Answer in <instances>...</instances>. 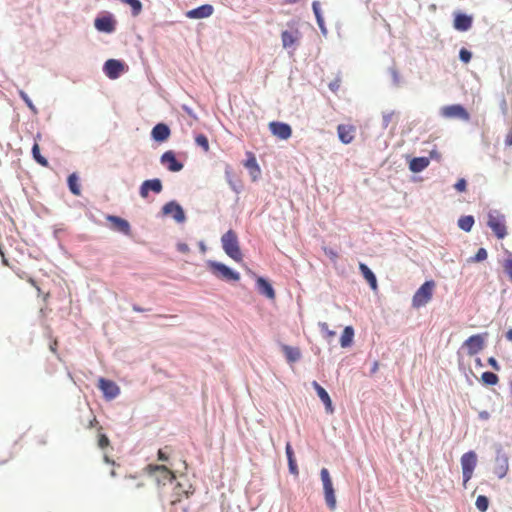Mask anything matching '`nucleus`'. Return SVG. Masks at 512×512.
<instances>
[{
  "mask_svg": "<svg viewBox=\"0 0 512 512\" xmlns=\"http://www.w3.org/2000/svg\"><path fill=\"white\" fill-rule=\"evenodd\" d=\"M440 157H441V156H440V154L438 153V151H437V150H435V149H433V150L430 152V157H428V158H429V159H430V158H432V159H433V158H435V159H438V160H439V159H440Z\"/></svg>",
  "mask_w": 512,
  "mask_h": 512,
  "instance_id": "obj_63",
  "label": "nucleus"
},
{
  "mask_svg": "<svg viewBox=\"0 0 512 512\" xmlns=\"http://www.w3.org/2000/svg\"><path fill=\"white\" fill-rule=\"evenodd\" d=\"M195 143L201 147L205 152L209 151V141L205 134L199 133L195 136Z\"/></svg>",
  "mask_w": 512,
  "mask_h": 512,
  "instance_id": "obj_39",
  "label": "nucleus"
},
{
  "mask_svg": "<svg viewBox=\"0 0 512 512\" xmlns=\"http://www.w3.org/2000/svg\"><path fill=\"white\" fill-rule=\"evenodd\" d=\"M163 190V184L160 178L147 179L142 182L139 187V195L141 198L146 199L149 193L160 194Z\"/></svg>",
  "mask_w": 512,
  "mask_h": 512,
  "instance_id": "obj_11",
  "label": "nucleus"
},
{
  "mask_svg": "<svg viewBox=\"0 0 512 512\" xmlns=\"http://www.w3.org/2000/svg\"><path fill=\"white\" fill-rule=\"evenodd\" d=\"M122 3L127 4L131 7V14L133 17L138 16L143 9V5L140 0H121Z\"/></svg>",
  "mask_w": 512,
  "mask_h": 512,
  "instance_id": "obj_36",
  "label": "nucleus"
},
{
  "mask_svg": "<svg viewBox=\"0 0 512 512\" xmlns=\"http://www.w3.org/2000/svg\"><path fill=\"white\" fill-rule=\"evenodd\" d=\"M67 186L69 191L75 195H81L80 178L76 172L71 173L67 178Z\"/></svg>",
  "mask_w": 512,
  "mask_h": 512,
  "instance_id": "obj_28",
  "label": "nucleus"
},
{
  "mask_svg": "<svg viewBox=\"0 0 512 512\" xmlns=\"http://www.w3.org/2000/svg\"><path fill=\"white\" fill-rule=\"evenodd\" d=\"M499 106H500V110H501L502 114L506 115V113L508 111V106H507V101L504 96H502Z\"/></svg>",
  "mask_w": 512,
  "mask_h": 512,
  "instance_id": "obj_54",
  "label": "nucleus"
},
{
  "mask_svg": "<svg viewBox=\"0 0 512 512\" xmlns=\"http://www.w3.org/2000/svg\"><path fill=\"white\" fill-rule=\"evenodd\" d=\"M359 269H360V272H361L362 276L364 277V279L368 282L370 288L372 290H376L377 289V278H376L375 273L365 263H360Z\"/></svg>",
  "mask_w": 512,
  "mask_h": 512,
  "instance_id": "obj_26",
  "label": "nucleus"
},
{
  "mask_svg": "<svg viewBox=\"0 0 512 512\" xmlns=\"http://www.w3.org/2000/svg\"><path fill=\"white\" fill-rule=\"evenodd\" d=\"M460 462L462 467L463 484L466 485V483L472 478L473 471L477 465L476 452L470 450L464 453L461 457Z\"/></svg>",
  "mask_w": 512,
  "mask_h": 512,
  "instance_id": "obj_8",
  "label": "nucleus"
},
{
  "mask_svg": "<svg viewBox=\"0 0 512 512\" xmlns=\"http://www.w3.org/2000/svg\"><path fill=\"white\" fill-rule=\"evenodd\" d=\"M18 95L19 97L23 100V102L26 104V106L29 108V110L34 114H38V109L37 107L34 105V103L32 102V100L30 99V97L28 96V94L22 90V89H19L18 90Z\"/></svg>",
  "mask_w": 512,
  "mask_h": 512,
  "instance_id": "obj_37",
  "label": "nucleus"
},
{
  "mask_svg": "<svg viewBox=\"0 0 512 512\" xmlns=\"http://www.w3.org/2000/svg\"><path fill=\"white\" fill-rule=\"evenodd\" d=\"M225 178H226L230 188L235 193H240V191L242 189V185L239 181L234 180L233 170L230 165H226V167H225Z\"/></svg>",
  "mask_w": 512,
  "mask_h": 512,
  "instance_id": "obj_31",
  "label": "nucleus"
},
{
  "mask_svg": "<svg viewBox=\"0 0 512 512\" xmlns=\"http://www.w3.org/2000/svg\"><path fill=\"white\" fill-rule=\"evenodd\" d=\"M475 505H476V508L480 512H486L488 510V507H489V499H488V497L485 496V495H479L476 498Z\"/></svg>",
  "mask_w": 512,
  "mask_h": 512,
  "instance_id": "obj_38",
  "label": "nucleus"
},
{
  "mask_svg": "<svg viewBox=\"0 0 512 512\" xmlns=\"http://www.w3.org/2000/svg\"><path fill=\"white\" fill-rule=\"evenodd\" d=\"M487 218V226L495 237L499 240L504 239L508 234L505 215L497 209H491L487 213Z\"/></svg>",
  "mask_w": 512,
  "mask_h": 512,
  "instance_id": "obj_3",
  "label": "nucleus"
},
{
  "mask_svg": "<svg viewBox=\"0 0 512 512\" xmlns=\"http://www.w3.org/2000/svg\"><path fill=\"white\" fill-rule=\"evenodd\" d=\"M222 249L224 252L236 262L243 260V254L240 249L238 236L232 229H229L221 237Z\"/></svg>",
  "mask_w": 512,
  "mask_h": 512,
  "instance_id": "obj_2",
  "label": "nucleus"
},
{
  "mask_svg": "<svg viewBox=\"0 0 512 512\" xmlns=\"http://www.w3.org/2000/svg\"><path fill=\"white\" fill-rule=\"evenodd\" d=\"M168 449V446H166L164 449H159L157 452V459L162 462H168L170 457L168 453L165 451Z\"/></svg>",
  "mask_w": 512,
  "mask_h": 512,
  "instance_id": "obj_49",
  "label": "nucleus"
},
{
  "mask_svg": "<svg viewBox=\"0 0 512 512\" xmlns=\"http://www.w3.org/2000/svg\"><path fill=\"white\" fill-rule=\"evenodd\" d=\"M98 387L103 394V398L107 401L115 399L120 394L119 386L114 381L106 378L99 379Z\"/></svg>",
  "mask_w": 512,
  "mask_h": 512,
  "instance_id": "obj_12",
  "label": "nucleus"
},
{
  "mask_svg": "<svg viewBox=\"0 0 512 512\" xmlns=\"http://www.w3.org/2000/svg\"><path fill=\"white\" fill-rule=\"evenodd\" d=\"M94 27L98 32L112 34L116 31L117 20L111 12L104 11L96 16Z\"/></svg>",
  "mask_w": 512,
  "mask_h": 512,
  "instance_id": "obj_5",
  "label": "nucleus"
},
{
  "mask_svg": "<svg viewBox=\"0 0 512 512\" xmlns=\"http://www.w3.org/2000/svg\"><path fill=\"white\" fill-rule=\"evenodd\" d=\"M156 481H157L158 485H163V486L169 482L166 477V474H160V476L156 478Z\"/></svg>",
  "mask_w": 512,
  "mask_h": 512,
  "instance_id": "obj_58",
  "label": "nucleus"
},
{
  "mask_svg": "<svg viewBox=\"0 0 512 512\" xmlns=\"http://www.w3.org/2000/svg\"><path fill=\"white\" fill-rule=\"evenodd\" d=\"M487 362H488V365H490L494 370H496V371L500 370V365H499L498 361L496 360V358L489 357Z\"/></svg>",
  "mask_w": 512,
  "mask_h": 512,
  "instance_id": "obj_53",
  "label": "nucleus"
},
{
  "mask_svg": "<svg viewBox=\"0 0 512 512\" xmlns=\"http://www.w3.org/2000/svg\"><path fill=\"white\" fill-rule=\"evenodd\" d=\"M109 444V439L106 435L102 434L100 435V438H99V446L101 448H105L106 446H108Z\"/></svg>",
  "mask_w": 512,
  "mask_h": 512,
  "instance_id": "obj_56",
  "label": "nucleus"
},
{
  "mask_svg": "<svg viewBox=\"0 0 512 512\" xmlns=\"http://www.w3.org/2000/svg\"><path fill=\"white\" fill-rule=\"evenodd\" d=\"M170 135V127L163 122L157 123L151 130V139L157 143H163L167 141Z\"/></svg>",
  "mask_w": 512,
  "mask_h": 512,
  "instance_id": "obj_17",
  "label": "nucleus"
},
{
  "mask_svg": "<svg viewBox=\"0 0 512 512\" xmlns=\"http://www.w3.org/2000/svg\"><path fill=\"white\" fill-rule=\"evenodd\" d=\"M311 385L324 404L326 412L332 414L334 406L328 392L316 380L312 381Z\"/></svg>",
  "mask_w": 512,
  "mask_h": 512,
  "instance_id": "obj_22",
  "label": "nucleus"
},
{
  "mask_svg": "<svg viewBox=\"0 0 512 512\" xmlns=\"http://www.w3.org/2000/svg\"><path fill=\"white\" fill-rule=\"evenodd\" d=\"M244 166L247 168L253 181H257L260 178V166L257 162L255 155L250 151L246 152V160L244 162Z\"/></svg>",
  "mask_w": 512,
  "mask_h": 512,
  "instance_id": "obj_20",
  "label": "nucleus"
},
{
  "mask_svg": "<svg viewBox=\"0 0 512 512\" xmlns=\"http://www.w3.org/2000/svg\"><path fill=\"white\" fill-rule=\"evenodd\" d=\"M508 257L505 260L503 267L504 271L509 277V279L512 281V252L506 251Z\"/></svg>",
  "mask_w": 512,
  "mask_h": 512,
  "instance_id": "obj_41",
  "label": "nucleus"
},
{
  "mask_svg": "<svg viewBox=\"0 0 512 512\" xmlns=\"http://www.w3.org/2000/svg\"><path fill=\"white\" fill-rule=\"evenodd\" d=\"M160 163L170 172H179L184 167L183 162L177 159L176 153L173 150L164 152L160 157Z\"/></svg>",
  "mask_w": 512,
  "mask_h": 512,
  "instance_id": "obj_13",
  "label": "nucleus"
},
{
  "mask_svg": "<svg viewBox=\"0 0 512 512\" xmlns=\"http://www.w3.org/2000/svg\"><path fill=\"white\" fill-rule=\"evenodd\" d=\"M312 10L316 18V22L319 26V29L323 35H327V28L325 26L324 18L322 15L321 7L319 1H313Z\"/></svg>",
  "mask_w": 512,
  "mask_h": 512,
  "instance_id": "obj_29",
  "label": "nucleus"
},
{
  "mask_svg": "<svg viewBox=\"0 0 512 512\" xmlns=\"http://www.w3.org/2000/svg\"><path fill=\"white\" fill-rule=\"evenodd\" d=\"M481 380L485 385L495 386L499 381V377L494 372L485 371L481 375Z\"/></svg>",
  "mask_w": 512,
  "mask_h": 512,
  "instance_id": "obj_35",
  "label": "nucleus"
},
{
  "mask_svg": "<svg viewBox=\"0 0 512 512\" xmlns=\"http://www.w3.org/2000/svg\"><path fill=\"white\" fill-rule=\"evenodd\" d=\"M488 257L487 250L483 247L479 248L476 254L469 259L470 262H482Z\"/></svg>",
  "mask_w": 512,
  "mask_h": 512,
  "instance_id": "obj_40",
  "label": "nucleus"
},
{
  "mask_svg": "<svg viewBox=\"0 0 512 512\" xmlns=\"http://www.w3.org/2000/svg\"><path fill=\"white\" fill-rule=\"evenodd\" d=\"M355 127L352 125L339 124L337 127L338 138L343 144H350L354 139Z\"/></svg>",
  "mask_w": 512,
  "mask_h": 512,
  "instance_id": "obj_24",
  "label": "nucleus"
},
{
  "mask_svg": "<svg viewBox=\"0 0 512 512\" xmlns=\"http://www.w3.org/2000/svg\"><path fill=\"white\" fill-rule=\"evenodd\" d=\"M281 348L288 363H295L301 359V351L298 347L282 344Z\"/></svg>",
  "mask_w": 512,
  "mask_h": 512,
  "instance_id": "obj_25",
  "label": "nucleus"
},
{
  "mask_svg": "<svg viewBox=\"0 0 512 512\" xmlns=\"http://www.w3.org/2000/svg\"><path fill=\"white\" fill-rule=\"evenodd\" d=\"M214 12V7L211 4H203L194 9L189 10L186 15L191 19H203L210 17Z\"/></svg>",
  "mask_w": 512,
  "mask_h": 512,
  "instance_id": "obj_23",
  "label": "nucleus"
},
{
  "mask_svg": "<svg viewBox=\"0 0 512 512\" xmlns=\"http://www.w3.org/2000/svg\"><path fill=\"white\" fill-rule=\"evenodd\" d=\"M441 113L447 118H459L465 121L470 119V114L467 109L461 104H453L444 106L441 109Z\"/></svg>",
  "mask_w": 512,
  "mask_h": 512,
  "instance_id": "obj_14",
  "label": "nucleus"
},
{
  "mask_svg": "<svg viewBox=\"0 0 512 512\" xmlns=\"http://www.w3.org/2000/svg\"><path fill=\"white\" fill-rule=\"evenodd\" d=\"M256 288L259 294L263 295L267 299L274 300L276 297L275 289L273 288L270 281L263 277L259 276L256 279Z\"/></svg>",
  "mask_w": 512,
  "mask_h": 512,
  "instance_id": "obj_19",
  "label": "nucleus"
},
{
  "mask_svg": "<svg viewBox=\"0 0 512 512\" xmlns=\"http://www.w3.org/2000/svg\"><path fill=\"white\" fill-rule=\"evenodd\" d=\"M145 469L149 475H153L154 473H156L158 471V464H149L146 466Z\"/></svg>",
  "mask_w": 512,
  "mask_h": 512,
  "instance_id": "obj_55",
  "label": "nucleus"
},
{
  "mask_svg": "<svg viewBox=\"0 0 512 512\" xmlns=\"http://www.w3.org/2000/svg\"><path fill=\"white\" fill-rule=\"evenodd\" d=\"M454 189L460 193L465 192L467 189L466 179L465 178L458 179V181L454 184Z\"/></svg>",
  "mask_w": 512,
  "mask_h": 512,
  "instance_id": "obj_46",
  "label": "nucleus"
},
{
  "mask_svg": "<svg viewBox=\"0 0 512 512\" xmlns=\"http://www.w3.org/2000/svg\"><path fill=\"white\" fill-rule=\"evenodd\" d=\"M475 219L472 215H463L458 219L457 225L464 232H470L474 226Z\"/></svg>",
  "mask_w": 512,
  "mask_h": 512,
  "instance_id": "obj_32",
  "label": "nucleus"
},
{
  "mask_svg": "<svg viewBox=\"0 0 512 512\" xmlns=\"http://www.w3.org/2000/svg\"><path fill=\"white\" fill-rule=\"evenodd\" d=\"M181 108L189 117H191L194 120L197 119V115L195 114V112L193 111V109L191 107L184 104V105H182Z\"/></svg>",
  "mask_w": 512,
  "mask_h": 512,
  "instance_id": "obj_52",
  "label": "nucleus"
},
{
  "mask_svg": "<svg viewBox=\"0 0 512 512\" xmlns=\"http://www.w3.org/2000/svg\"><path fill=\"white\" fill-rule=\"evenodd\" d=\"M504 143L506 146L512 145V127H511V130L507 133Z\"/></svg>",
  "mask_w": 512,
  "mask_h": 512,
  "instance_id": "obj_61",
  "label": "nucleus"
},
{
  "mask_svg": "<svg viewBox=\"0 0 512 512\" xmlns=\"http://www.w3.org/2000/svg\"><path fill=\"white\" fill-rule=\"evenodd\" d=\"M487 336V332L471 335L463 342L462 347L467 349L468 355H476L484 348Z\"/></svg>",
  "mask_w": 512,
  "mask_h": 512,
  "instance_id": "obj_10",
  "label": "nucleus"
},
{
  "mask_svg": "<svg viewBox=\"0 0 512 512\" xmlns=\"http://www.w3.org/2000/svg\"><path fill=\"white\" fill-rule=\"evenodd\" d=\"M205 263L209 273L221 281L227 283H236L241 278V275L238 271L220 261L209 259L206 260Z\"/></svg>",
  "mask_w": 512,
  "mask_h": 512,
  "instance_id": "obj_1",
  "label": "nucleus"
},
{
  "mask_svg": "<svg viewBox=\"0 0 512 512\" xmlns=\"http://www.w3.org/2000/svg\"><path fill=\"white\" fill-rule=\"evenodd\" d=\"M459 59L464 64H467L472 59V52L464 47L459 50Z\"/></svg>",
  "mask_w": 512,
  "mask_h": 512,
  "instance_id": "obj_45",
  "label": "nucleus"
},
{
  "mask_svg": "<svg viewBox=\"0 0 512 512\" xmlns=\"http://www.w3.org/2000/svg\"><path fill=\"white\" fill-rule=\"evenodd\" d=\"M388 72L391 76V79H392V84L394 86H398L400 84V81H401V77H400V73L398 72V70L396 69L395 66H391L388 68Z\"/></svg>",
  "mask_w": 512,
  "mask_h": 512,
  "instance_id": "obj_44",
  "label": "nucleus"
},
{
  "mask_svg": "<svg viewBox=\"0 0 512 512\" xmlns=\"http://www.w3.org/2000/svg\"><path fill=\"white\" fill-rule=\"evenodd\" d=\"M435 282L433 280L425 281L414 293L412 298V306L419 308L424 306L433 296Z\"/></svg>",
  "mask_w": 512,
  "mask_h": 512,
  "instance_id": "obj_6",
  "label": "nucleus"
},
{
  "mask_svg": "<svg viewBox=\"0 0 512 512\" xmlns=\"http://www.w3.org/2000/svg\"><path fill=\"white\" fill-rule=\"evenodd\" d=\"M320 477H321V481H322L323 487H328V486H332L333 485L331 477H330L329 470L327 468H322L321 469Z\"/></svg>",
  "mask_w": 512,
  "mask_h": 512,
  "instance_id": "obj_42",
  "label": "nucleus"
},
{
  "mask_svg": "<svg viewBox=\"0 0 512 512\" xmlns=\"http://www.w3.org/2000/svg\"><path fill=\"white\" fill-rule=\"evenodd\" d=\"M285 453H286V457H287V462H290V461H295V455H294V451H293V448H292V445L290 442H287L286 443V446H285Z\"/></svg>",
  "mask_w": 512,
  "mask_h": 512,
  "instance_id": "obj_47",
  "label": "nucleus"
},
{
  "mask_svg": "<svg viewBox=\"0 0 512 512\" xmlns=\"http://www.w3.org/2000/svg\"><path fill=\"white\" fill-rule=\"evenodd\" d=\"M354 328L352 326H346L340 337V345L342 348H348L352 345L354 339Z\"/></svg>",
  "mask_w": 512,
  "mask_h": 512,
  "instance_id": "obj_30",
  "label": "nucleus"
},
{
  "mask_svg": "<svg viewBox=\"0 0 512 512\" xmlns=\"http://www.w3.org/2000/svg\"><path fill=\"white\" fill-rule=\"evenodd\" d=\"M33 159L43 167H47L49 165L48 160L41 155L40 148L37 143H34L31 149Z\"/></svg>",
  "mask_w": 512,
  "mask_h": 512,
  "instance_id": "obj_34",
  "label": "nucleus"
},
{
  "mask_svg": "<svg viewBox=\"0 0 512 512\" xmlns=\"http://www.w3.org/2000/svg\"><path fill=\"white\" fill-rule=\"evenodd\" d=\"M159 216H170L178 224L184 223L187 219L183 207L176 200L165 203L161 208Z\"/></svg>",
  "mask_w": 512,
  "mask_h": 512,
  "instance_id": "obj_7",
  "label": "nucleus"
},
{
  "mask_svg": "<svg viewBox=\"0 0 512 512\" xmlns=\"http://www.w3.org/2000/svg\"><path fill=\"white\" fill-rule=\"evenodd\" d=\"M319 327L321 332L326 333L328 336H334L335 332L329 330L328 324L326 322H320Z\"/></svg>",
  "mask_w": 512,
  "mask_h": 512,
  "instance_id": "obj_51",
  "label": "nucleus"
},
{
  "mask_svg": "<svg viewBox=\"0 0 512 512\" xmlns=\"http://www.w3.org/2000/svg\"><path fill=\"white\" fill-rule=\"evenodd\" d=\"M177 250L181 253L189 252V246L186 243L180 242L177 244Z\"/></svg>",
  "mask_w": 512,
  "mask_h": 512,
  "instance_id": "obj_57",
  "label": "nucleus"
},
{
  "mask_svg": "<svg viewBox=\"0 0 512 512\" xmlns=\"http://www.w3.org/2000/svg\"><path fill=\"white\" fill-rule=\"evenodd\" d=\"M324 490V496L326 505L330 510H334L336 508V497H335V490L333 485L328 487H323Z\"/></svg>",
  "mask_w": 512,
  "mask_h": 512,
  "instance_id": "obj_33",
  "label": "nucleus"
},
{
  "mask_svg": "<svg viewBox=\"0 0 512 512\" xmlns=\"http://www.w3.org/2000/svg\"><path fill=\"white\" fill-rule=\"evenodd\" d=\"M106 220L111 224L113 231L119 232L125 236L131 235V225L126 219L117 215H107Z\"/></svg>",
  "mask_w": 512,
  "mask_h": 512,
  "instance_id": "obj_15",
  "label": "nucleus"
},
{
  "mask_svg": "<svg viewBox=\"0 0 512 512\" xmlns=\"http://www.w3.org/2000/svg\"><path fill=\"white\" fill-rule=\"evenodd\" d=\"M509 471V455L501 444H495L494 474L503 479Z\"/></svg>",
  "mask_w": 512,
  "mask_h": 512,
  "instance_id": "obj_4",
  "label": "nucleus"
},
{
  "mask_svg": "<svg viewBox=\"0 0 512 512\" xmlns=\"http://www.w3.org/2000/svg\"><path fill=\"white\" fill-rule=\"evenodd\" d=\"M157 472H159L160 474H166V477H167L169 483H172L176 479V476H175L174 472L169 470V468L166 465H159L158 464V471Z\"/></svg>",
  "mask_w": 512,
  "mask_h": 512,
  "instance_id": "obj_43",
  "label": "nucleus"
},
{
  "mask_svg": "<svg viewBox=\"0 0 512 512\" xmlns=\"http://www.w3.org/2000/svg\"><path fill=\"white\" fill-rule=\"evenodd\" d=\"M505 337L508 341H512V328L508 329L505 333Z\"/></svg>",
  "mask_w": 512,
  "mask_h": 512,
  "instance_id": "obj_64",
  "label": "nucleus"
},
{
  "mask_svg": "<svg viewBox=\"0 0 512 512\" xmlns=\"http://www.w3.org/2000/svg\"><path fill=\"white\" fill-rule=\"evenodd\" d=\"M478 418L482 421H486L490 418V413L486 410L480 411L478 414Z\"/></svg>",
  "mask_w": 512,
  "mask_h": 512,
  "instance_id": "obj_60",
  "label": "nucleus"
},
{
  "mask_svg": "<svg viewBox=\"0 0 512 512\" xmlns=\"http://www.w3.org/2000/svg\"><path fill=\"white\" fill-rule=\"evenodd\" d=\"M271 133L281 140H287L292 135V128L288 123L280 121H272L269 124Z\"/></svg>",
  "mask_w": 512,
  "mask_h": 512,
  "instance_id": "obj_16",
  "label": "nucleus"
},
{
  "mask_svg": "<svg viewBox=\"0 0 512 512\" xmlns=\"http://www.w3.org/2000/svg\"><path fill=\"white\" fill-rule=\"evenodd\" d=\"M429 163L428 157H413L409 162V169L413 173H419L426 169Z\"/></svg>",
  "mask_w": 512,
  "mask_h": 512,
  "instance_id": "obj_27",
  "label": "nucleus"
},
{
  "mask_svg": "<svg viewBox=\"0 0 512 512\" xmlns=\"http://www.w3.org/2000/svg\"><path fill=\"white\" fill-rule=\"evenodd\" d=\"M299 39L300 32L297 29L295 31L285 30L281 33L283 47L286 49H291L292 52L296 50Z\"/></svg>",
  "mask_w": 512,
  "mask_h": 512,
  "instance_id": "obj_21",
  "label": "nucleus"
},
{
  "mask_svg": "<svg viewBox=\"0 0 512 512\" xmlns=\"http://www.w3.org/2000/svg\"><path fill=\"white\" fill-rule=\"evenodd\" d=\"M288 470H289L290 474L298 476L299 470H298V465H297L296 460L288 462Z\"/></svg>",
  "mask_w": 512,
  "mask_h": 512,
  "instance_id": "obj_50",
  "label": "nucleus"
},
{
  "mask_svg": "<svg viewBox=\"0 0 512 512\" xmlns=\"http://www.w3.org/2000/svg\"><path fill=\"white\" fill-rule=\"evenodd\" d=\"M103 73L111 80L118 79L128 70V65L119 59H108L103 65Z\"/></svg>",
  "mask_w": 512,
  "mask_h": 512,
  "instance_id": "obj_9",
  "label": "nucleus"
},
{
  "mask_svg": "<svg viewBox=\"0 0 512 512\" xmlns=\"http://www.w3.org/2000/svg\"><path fill=\"white\" fill-rule=\"evenodd\" d=\"M340 87V84H339V80H334L332 82L329 83V89L332 91V92H336Z\"/></svg>",
  "mask_w": 512,
  "mask_h": 512,
  "instance_id": "obj_59",
  "label": "nucleus"
},
{
  "mask_svg": "<svg viewBox=\"0 0 512 512\" xmlns=\"http://www.w3.org/2000/svg\"><path fill=\"white\" fill-rule=\"evenodd\" d=\"M392 116H393V112L383 113V115H382V128L383 129H386L389 126V124L392 120Z\"/></svg>",
  "mask_w": 512,
  "mask_h": 512,
  "instance_id": "obj_48",
  "label": "nucleus"
},
{
  "mask_svg": "<svg viewBox=\"0 0 512 512\" xmlns=\"http://www.w3.org/2000/svg\"><path fill=\"white\" fill-rule=\"evenodd\" d=\"M473 24V18L471 15H468L463 12H458L454 16L453 27L455 30L460 32L468 31Z\"/></svg>",
  "mask_w": 512,
  "mask_h": 512,
  "instance_id": "obj_18",
  "label": "nucleus"
},
{
  "mask_svg": "<svg viewBox=\"0 0 512 512\" xmlns=\"http://www.w3.org/2000/svg\"><path fill=\"white\" fill-rule=\"evenodd\" d=\"M132 310H133L134 312L141 313V312L147 311L148 309H145V308H143V307L139 306L138 304H133V305H132Z\"/></svg>",
  "mask_w": 512,
  "mask_h": 512,
  "instance_id": "obj_62",
  "label": "nucleus"
}]
</instances>
